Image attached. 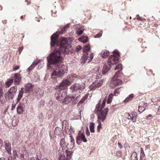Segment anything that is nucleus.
Wrapping results in <instances>:
<instances>
[{
	"label": "nucleus",
	"mask_w": 160,
	"mask_h": 160,
	"mask_svg": "<svg viewBox=\"0 0 160 160\" xmlns=\"http://www.w3.org/2000/svg\"><path fill=\"white\" fill-rule=\"evenodd\" d=\"M113 52L115 53L117 56L112 55L109 57L108 62L104 64L102 68V73L104 74H106L110 69L111 65L115 64L119 61L118 57L120 56L119 52L117 50H115Z\"/></svg>",
	"instance_id": "f257e3e1"
},
{
	"label": "nucleus",
	"mask_w": 160,
	"mask_h": 160,
	"mask_svg": "<svg viewBox=\"0 0 160 160\" xmlns=\"http://www.w3.org/2000/svg\"><path fill=\"white\" fill-rule=\"evenodd\" d=\"M62 53L59 51L55 50L53 52L51 53L47 57L48 63L55 67L58 66L61 62Z\"/></svg>",
	"instance_id": "f03ea898"
},
{
	"label": "nucleus",
	"mask_w": 160,
	"mask_h": 160,
	"mask_svg": "<svg viewBox=\"0 0 160 160\" xmlns=\"http://www.w3.org/2000/svg\"><path fill=\"white\" fill-rule=\"evenodd\" d=\"M55 70H54L51 75L52 78H61L63 76L67 70V66L64 65L57 66Z\"/></svg>",
	"instance_id": "7ed1b4c3"
},
{
	"label": "nucleus",
	"mask_w": 160,
	"mask_h": 160,
	"mask_svg": "<svg viewBox=\"0 0 160 160\" xmlns=\"http://www.w3.org/2000/svg\"><path fill=\"white\" fill-rule=\"evenodd\" d=\"M57 42L53 46L55 45L57 46L59 45L60 47L59 50H57L58 51H59L62 53L68 54L70 50H69V49L67 47L68 42L66 39L62 38L59 41H58L57 39Z\"/></svg>",
	"instance_id": "20e7f679"
},
{
	"label": "nucleus",
	"mask_w": 160,
	"mask_h": 160,
	"mask_svg": "<svg viewBox=\"0 0 160 160\" xmlns=\"http://www.w3.org/2000/svg\"><path fill=\"white\" fill-rule=\"evenodd\" d=\"M68 93L66 90L61 88H57V90L55 93V97L57 100L59 101H63Z\"/></svg>",
	"instance_id": "39448f33"
},
{
	"label": "nucleus",
	"mask_w": 160,
	"mask_h": 160,
	"mask_svg": "<svg viewBox=\"0 0 160 160\" xmlns=\"http://www.w3.org/2000/svg\"><path fill=\"white\" fill-rule=\"evenodd\" d=\"M68 25H66L62 29L61 32L57 31L52 35L51 37V47H53L55 44L57 42V38L58 37L59 34H62L63 32L65 31L66 29L68 28Z\"/></svg>",
	"instance_id": "423d86ee"
},
{
	"label": "nucleus",
	"mask_w": 160,
	"mask_h": 160,
	"mask_svg": "<svg viewBox=\"0 0 160 160\" xmlns=\"http://www.w3.org/2000/svg\"><path fill=\"white\" fill-rule=\"evenodd\" d=\"M82 58V60L81 63L83 64H84L86 62L88 63L91 62L93 58V53L86 52L83 55Z\"/></svg>",
	"instance_id": "0eeeda50"
},
{
	"label": "nucleus",
	"mask_w": 160,
	"mask_h": 160,
	"mask_svg": "<svg viewBox=\"0 0 160 160\" xmlns=\"http://www.w3.org/2000/svg\"><path fill=\"white\" fill-rule=\"evenodd\" d=\"M17 90V87L14 86L11 87L5 94V95H8V99H12L14 96L16 95Z\"/></svg>",
	"instance_id": "6e6552de"
},
{
	"label": "nucleus",
	"mask_w": 160,
	"mask_h": 160,
	"mask_svg": "<svg viewBox=\"0 0 160 160\" xmlns=\"http://www.w3.org/2000/svg\"><path fill=\"white\" fill-rule=\"evenodd\" d=\"M85 86V84L81 85L79 83H75L70 87V89L72 92H74L78 90L82 91L84 89Z\"/></svg>",
	"instance_id": "1a4fd4ad"
},
{
	"label": "nucleus",
	"mask_w": 160,
	"mask_h": 160,
	"mask_svg": "<svg viewBox=\"0 0 160 160\" xmlns=\"http://www.w3.org/2000/svg\"><path fill=\"white\" fill-rule=\"evenodd\" d=\"M71 84L67 79H64L57 86L56 88H61L63 90H66L67 88Z\"/></svg>",
	"instance_id": "9d476101"
},
{
	"label": "nucleus",
	"mask_w": 160,
	"mask_h": 160,
	"mask_svg": "<svg viewBox=\"0 0 160 160\" xmlns=\"http://www.w3.org/2000/svg\"><path fill=\"white\" fill-rule=\"evenodd\" d=\"M81 141L84 142H87V140L86 139L84 133H79L77 136L76 140V142L77 144L80 145L81 143Z\"/></svg>",
	"instance_id": "9b49d317"
},
{
	"label": "nucleus",
	"mask_w": 160,
	"mask_h": 160,
	"mask_svg": "<svg viewBox=\"0 0 160 160\" xmlns=\"http://www.w3.org/2000/svg\"><path fill=\"white\" fill-rule=\"evenodd\" d=\"M119 73V72H118V73H116L115 75L113 77V79L114 80H112V83H113L114 85V87L121 84L122 82L121 80H120L118 78L119 76L118 75Z\"/></svg>",
	"instance_id": "f8f14e48"
},
{
	"label": "nucleus",
	"mask_w": 160,
	"mask_h": 160,
	"mask_svg": "<svg viewBox=\"0 0 160 160\" xmlns=\"http://www.w3.org/2000/svg\"><path fill=\"white\" fill-rule=\"evenodd\" d=\"M98 114V122H99L100 120L103 122L105 120L107 116L106 113H104L103 110L100 111L97 113Z\"/></svg>",
	"instance_id": "ddd939ff"
},
{
	"label": "nucleus",
	"mask_w": 160,
	"mask_h": 160,
	"mask_svg": "<svg viewBox=\"0 0 160 160\" xmlns=\"http://www.w3.org/2000/svg\"><path fill=\"white\" fill-rule=\"evenodd\" d=\"M14 84L16 85L19 84L21 80V77L19 73H16L14 74Z\"/></svg>",
	"instance_id": "4468645a"
},
{
	"label": "nucleus",
	"mask_w": 160,
	"mask_h": 160,
	"mask_svg": "<svg viewBox=\"0 0 160 160\" xmlns=\"http://www.w3.org/2000/svg\"><path fill=\"white\" fill-rule=\"evenodd\" d=\"M4 147L5 150L9 154H11V147L9 141L6 140L4 142Z\"/></svg>",
	"instance_id": "2eb2a0df"
},
{
	"label": "nucleus",
	"mask_w": 160,
	"mask_h": 160,
	"mask_svg": "<svg viewBox=\"0 0 160 160\" xmlns=\"http://www.w3.org/2000/svg\"><path fill=\"white\" fill-rule=\"evenodd\" d=\"M25 109V105L24 104L19 103L17 108V112L18 114H20L24 112Z\"/></svg>",
	"instance_id": "dca6fc26"
},
{
	"label": "nucleus",
	"mask_w": 160,
	"mask_h": 160,
	"mask_svg": "<svg viewBox=\"0 0 160 160\" xmlns=\"http://www.w3.org/2000/svg\"><path fill=\"white\" fill-rule=\"evenodd\" d=\"M74 98V96L66 95L63 100L62 102L63 104H68Z\"/></svg>",
	"instance_id": "f3484780"
},
{
	"label": "nucleus",
	"mask_w": 160,
	"mask_h": 160,
	"mask_svg": "<svg viewBox=\"0 0 160 160\" xmlns=\"http://www.w3.org/2000/svg\"><path fill=\"white\" fill-rule=\"evenodd\" d=\"M88 95H85L83 97L80 101L78 103V107L82 106V105L85 104L86 101L88 98Z\"/></svg>",
	"instance_id": "a211bd4d"
},
{
	"label": "nucleus",
	"mask_w": 160,
	"mask_h": 160,
	"mask_svg": "<svg viewBox=\"0 0 160 160\" xmlns=\"http://www.w3.org/2000/svg\"><path fill=\"white\" fill-rule=\"evenodd\" d=\"M33 86L30 83L28 82L25 85V89L26 92H29L33 88Z\"/></svg>",
	"instance_id": "6ab92c4d"
},
{
	"label": "nucleus",
	"mask_w": 160,
	"mask_h": 160,
	"mask_svg": "<svg viewBox=\"0 0 160 160\" xmlns=\"http://www.w3.org/2000/svg\"><path fill=\"white\" fill-rule=\"evenodd\" d=\"M103 83V81L102 80H96L94 82L92 86V87L95 86V88H98L101 86Z\"/></svg>",
	"instance_id": "aec40b11"
},
{
	"label": "nucleus",
	"mask_w": 160,
	"mask_h": 160,
	"mask_svg": "<svg viewBox=\"0 0 160 160\" xmlns=\"http://www.w3.org/2000/svg\"><path fill=\"white\" fill-rule=\"evenodd\" d=\"M78 40L82 42L85 43L88 41V37L83 35L81 38H78Z\"/></svg>",
	"instance_id": "412c9836"
},
{
	"label": "nucleus",
	"mask_w": 160,
	"mask_h": 160,
	"mask_svg": "<svg viewBox=\"0 0 160 160\" xmlns=\"http://www.w3.org/2000/svg\"><path fill=\"white\" fill-rule=\"evenodd\" d=\"M38 62H33L32 65L30 66L27 69V71L28 72H29L31 71H32L33 69V68H35L37 64L38 63Z\"/></svg>",
	"instance_id": "4be33fe9"
},
{
	"label": "nucleus",
	"mask_w": 160,
	"mask_h": 160,
	"mask_svg": "<svg viewBox=\"0 0 160 160\" xmlns=\"http://www.w3.org/2000/svg\"><path fill=\"white\" fill-rule=\"evenodd\" d=\"M101 55L103 58H106L109 55V52L108 51L105 50L103 52H101Z\"/></svg>",
	"instance_id": "5701e85b"
},
{
	"label": "nucleus",
	"mask_w": 160,
	"mask_h": 160,
	"mask_svg": "<svg viewBox=\"0 0 160 160\" xmlns=\"http://www.w3.org/2000/svg\"><path fill=\"white\" fill-rule=\"evenodd\" d=\"M23 88H21L19 92V94L18 96V97L17 98V100L18 102H19L20 100L21 99L23 94Z\"/></svg>",
	"instance_id": "b1692460"
},
{
	"label": "nucleus",
	"mask_w": 160,
	"mask_h": 160,
	"mask_svg": "<svg viewBox=\"0 0 160 160\" xmlns=\"http://www.w3.org/2000/svg\"><path fill=\"white\" fill-rule=\"evenodd\" d=\"M96 78L99 79L102 77V74L104 75L102 73V72L101 71H99L98 70L96 72Z\"/></svg>",
	"instance_id": "393cba45"
},
{
	"label": "nucleus",
	"mask_w": 160,
	"mask_h": 160,
	"mask_svg": "<svg viewBox=\"0 0 160 160\" xmlns=\"http://www.w3.org/2000/svg\"><path fill=\"white\" fill-rule=\"evenodd\" d=\"M14 79L10 78L6 82V85L7 87H10L11 84L13 82H14Z\"/></svg>",
	"instance_id": "a878e982"
},
{
	"label": "nucleus",
	"mask_w": 160,
	"mask_h": 160,
	"mask_svg": "<svg viewBox=\"0 0 160 160\" xmlns=\"http://www.w3.org/2000/svg\"><path fill=\"white\" fill-rule=\"evenodd\" d=\"M3 92L1 88L0 87V101L1 104L4 103V101L3 100Z\"/></svg>",
	"instance_id": "bb28decb"
},
{
	"label": "nucleus",
	"mask_w": 160,
	"mask_h": 160,
	"mask_svg": "<svg viewBox=\"0 0 160 160\" xmlns=\"http://www.w3.org/2000/svg\"><path fill=\"white\" fill-rule=\"evenodd\" d=\"M73 152L72 151H70L67 150H66V153L68 160H70L71 158Z\"/></svg>",
	"instance_id": "cd10ccee"
},
{
	"label": "nucleus",
	"mask_w": 160,
	"mask_h": 160,
	"mask_svg": "<svg viewBox=\"0 0 160 160\" xmlns=\"http://www.w3.org/2000/svg\"><path fill=\"white\" fill-rule=\"evenodd\" d=\"M44 91L40 89H38L37 91L36 92L37 95L40 97H42L44 94Z\"/></svg>",
	"instance_id": "c85d7f7f"
},
{
	"label": "nucleus",
	"mask_w": 160,
	"mask_h": 160,
	"mask_svg": "<svg viewBox=\"0 0 160 160\" xmlns=\"http://www.w3.org/2000/svg\"><path fill=\"white\" fill-rule=\"evenodd\" d=\"M134 97V95L131 94L129 95L124 101V102H127L131 100Z\"/></svg>",
	"instance_id": "c756f323"
},
{
	"label": "nucleus",
	"mask_w": 160,
	"mask_h": 160,
	"mask_svg": "<svg viewBox=\"0 0 160 160\" xmlns=\"http://www.w3.org/2000/svg\"><path fill=\"white\" fill-rule=\"evenodd\" d=\"M145 159V155L143 150L142 148H141V153L140 156V160H144Z\"/></svg>",
	"instance_id": "7c9ffc66"
},
{
	"label": "nucleus",
	"mask_w": 160,
	"mask_h": 160,
	"mask_svg": "<svg viewBox=\"0 0 160 160\" xmlns=\"http://www.w3.org/2000/svg\"><path fill=\"white\" fill-rule=\"evenodd\" d=\"M131 160H138V158L137 157V154L135 152H133L131 157Z\"/></svg>",
	"instance_id": "2f4dec72"
},
{
	"label": "nucleus",
	"mask_w": 160,
	"mask_h": 160,
	"mask_svg": "<svg viewBox=\"0 0 160 160\" xmlns=\"http://www.w3.org/2000/svg\"><path fill=\"white\" fill-rule=\"evenodd\" d=\"M90 49V48L89 46H88V45L86 46L83 48V52L84 53L86 52L90 53V52H89Z\"/></svg>",
	"instance_id": "473e14b6"
},
{
	"label": "nucleus",
	"mask_w": 160,
	"mask_h": 160,
	"mask_svg": "<svg viewBox=\"0 0 160 160\" xmlns=\"http://www.w3.org/2000/svg\"><path fill=\"white\" fill-rule=\"evenodd\" d=\"M94 123L93 122H90L89 125L90 130L91 132H95L94 130Z\"/></svg>",
	"instance_id": "72a5a7b5"
},
{
	"label": "nucleus",
	"mask_w": 160,
	"mask_h": 160,
	"mask_svg": "<svg viewBox=\"0 0 160 160\" xmlns=\"http://www.w3.org/2000/svg\"><path fill=\"white\" fill-rule=\"evenodd\" d=\"M131 115L132 117V121L134 122H135L137 117V114L135 112H133L132 113Z\"/></svg>",
	"instance_id": "f704fd0d"
},
{
	"label": "nucleus",
	"mask_w": 160,
	"mask_h": 160,
	"mask_svg": "<svg viewBox=\"0 0 160 160\" xmlns=\"http://www.w3.org/2000/svg\"><path fill=\"white\" fill-rule=\"evenodd\" d=\"M101 104H100V101H99V103L98 104H97L96 106V108H95V111L96 112H99L100 111H102V109L101 108Z\"/></svg>",
	"instance_id": "c9c22d12"
},
{
	"label": "nucleus",
	"mask_w": 160,
	"mask_h": 160,
	"mask_svg": "<svg viewBox=\"0 0 160 160\" xmlns=\"http://www.w3.org/2000/svg\"><path fill=\"white\" fill-rule=\"evenodd\" d=\"M113 96V95L112 93L110 94L109 95L107 100V103L108 104H109L112 102Z\"/></svg>",
	"instance_id": "e433bc0d"
},
{
	"label": "nucleus",
	"mask_w": 160,
	"mask_h": 160,
	"mask_svg": "<svg viewBox=\"0 0 160 160\" xmlns=\"http://www.w3.org/2000/svg\"><path fill=\"white\" fill-rule=\"evenodd\" d=\"M72 77V76L71 75H70L68 76L67 78L66 79L70 82V83L72 84V82L74 80V79Z\"/></svg>",
	"instance_id": "4c0bfd02"
},
{
	"label": "nucleus",
	"mask_w": 160,
	"mask_h": 160,
	"mask_svg": "<svg viewBox=\"0 0 160 160\" xmlns=\"http://www.w3.org/2000/svg\"><path fill=\"white\" fill-rule=\"evenodd\" d=\"M19 122L18 119H13L12 122V125L13 126H16Z\"/></svg>",
	"instance_id": "58836bf2"
},
{
	"label": "nucleus",
	"mask_w": 160,
	"mask_h": 160,
	"mask_svg": "<svg viewBox=\"0 0 160 160\" xmlns=\"http://www.w3.org/2000/svg\"><path fill=\"white\" fill-rule=\"evenodd\" d=\"M59 160H68L67 159V158L66 159V157L65 156L62 154H60L58 158Z\"/></svg>",
	"instance_id": "ea45409f"
},
{
	"label": "nucleus",
	"mask_w": 160,
	"mask_h": 160,
	"mask_svg": "<svg viewBox=\"0 0 160 160\" xmlns=\"http://www.w3.org/2000/svg\"><path fill=\"white\" fill-rule=\"evenodd\" d=\"M122 65L121 64H118L116 67L114 68V70H116L118 69H120V71L122 70Z\"/></svg>",
	"instance_id": "a19ab883"
},
{
	"label": "nucleus",
	"mask_w": 160,
	"mask_h": 160,
	"mask_svg": "<svg viewBox=\"0 0 160 160\" xmlns=\"http://www.w3.org/2000/svg\"><path fill=\"white\" fill-rule=\"evenodd\" d=\"M145 110V109L143 106H139L138 108V111L139 112L140 114L143 112Z\"/></svg>",
	"instance_id": "79ce46f5"
},
{
	"label": "nucleus",
	"mask_w": 160,
	"mask_h": 160,
	"mask_svg": "<svg viewBox=\"0 0 160 160\" xmlns=\"http://www.w3.org/2000/svg\"><path fill=\"white\" fill-rule=\"evenodd\" d=\"M107 101V98L105 97L104 100L103 101L102 103V104L101 106V109H102L104 107L105 103L106 102V101Z\"/></svg>",
	"instance_id": "37998d69"
},
{
	"label": "nucleus",
	"mask_w": 160,
	"mask_h": 160,
	"mask_svg": "<svg viewBox=\"0 0 160 160\" xmlns=\"http://www.w3.org/2000/svg\"><path fill=\"white\" fill-rule=\"evenodd\" d=\"M37 160H41V154L40 153H37Z\"/></svg>",
	"instance_id": "c03bdc74"
},
{
	"label": "nucleus",
	"mask_w": 160,
	"mask_h": 160,
	"mask_svg": "<svg viewBox=\"0 0 160 160\" xmlns=\"http://www.w3.org/2000/svg\"><path fill=\"white\" fill-rule=\"evenodd\" d=\"M65 143V140L63 138H62L61 139V141L60 142V145L61 147H63V144Z\"/></svg>",
	"instance_id": "a18cd8bd"
},
{
	"label": "nucleus",
	"mask_w": 160,
	"mask_h": 160,
	"mask_svg": "<svg viewBox=\"0 0 160 160\" xmlns=\"http://www.w3.org/2000/svg\"><path fill=\"white\" fill-rule=\"evenodd\" d=\"M121 87H120V88H117L114 91V94L115 96H117L118 94V92H116V91H118L119 89L121 88Z\"/></svg>",
	"instance_id": "49530a36"
},
{
	"label": "nucleus",
	"mask_w": 160,
	"mask_h": 160,
	"mask_svg": "<svg viewBox=\"0 0 160 160\" xmlns=\"http://www.w3.org/2000/svg\"><path fill=\"white\" fill-rule=\"evenodd\" d=\"M83 32V31L82 30H78L77 31V34L78 35H80Z\"/></svg>",
	"instance_id": "de8ad7c7"
},
{
	"label": "nucleus",
	"mask_w": 160,
	"mask_h": 160,
	"mask_svg": "<svg viewBox=\"0 0 160 160\" xmlns=\"http://www.w3.org/2000/svg\"><path fill=\"white\" fill-rule=\"evenodd\" d=\"M22 101L24 103H28V98L27 97H25L22 99Z\"/></svg>",
	"instance_id": "09e8293b"
},
{
	"label": "nucleus",
	"mask_w": 160,
	"mask_h": 160,
	"mask_svg": "<svg viewBox=\"0 0 160 160\" xmlns=\"http://www.w3.org/2000/svg\"><path fill=\"white\" fill-rule=\"evenodd\" d=\"M82 48V47L81 46L78 45L76 47L75 50L76 51L78 52Z\"/></svg>",
	"instance_id": "8fccbe9b"
},
{
	"label": "nucleus",
	"mask_w": 160,
	"mask_h": 160,
	"mask_svg": "<svg viewBox=\"0 0 160 160\" xmlns=\"http://www.w3.org/2000/svg\"><path fill=\"white\" fill-rule=\"evenodd\" d=\"M16 104L12 103V105L11 110L12 111L13 110L15 109Z\"/></svg>",
	"instance_id": "3c124183"
},
{
	"label": "nucleus",
	"mask_w": 160,
	"mask_h": 160,
	"mask_svg": "<svg viewBox=\"0 0 160 160\" xmlns=\"http://www.w3.org/2000/svg\"><path fill=\"white\" fill-rule=\"evenodd\" d=\"M12 157L9 156V157H6L5 158H4V160H12Z\"/></svg>",
	"instance_id": "603ef678"
},
{
	"label": "nucleus",
	"mask_w": 160,
	"mask_h": 160,
	"mask_svg": "<svg viewBox=\"0 0 160 160\" xmlns=\"http://www.w3.org/2000/svg\"><path fill=\"white\" fill-rule=\"evenodd\" d=\"M86 133L87 136H90V132L89 131V130H88V128H87L86 129Z\"/></svg>",
	"instance_id": "864d4df0"
},
{
	"label": "nucleus",
	"mask_w": 160,
	"mask_h": 160,
	"mask_svg": "<svg viewBox=\"0 0 160 160\" xmlns=\"http://www.w3.org/2000/svg\"><path fill=\"white\" fill-rule=\"evenodd\" d=\"M158 99L157 98H152L151 100L153 102H156L158 101Z\"/></svg>",
	"instance_id": "5fc2aeb1"
},
{
	"label": "nucleus",
	"mask_w": 160,
	"mask_h": 160,
	"mask_svg": "<svg viewBox=\"0 0 160 160\" xmlns=\"http://www.w3.org/2000/svg\"><path fill=\"white\" fill-rule=\"evenodd\" d=\"M99 123V124L98 126L97 127V128L98 130H99L100 128H101L102 127V124L100 122V121H99V122H98Z\"/></svg>",
	"instance_id": "6e6d98bb"
},
{
	"label": "nucleus",
	"mask_w": 160,
	"mask_h": 160,
	"mask_svg": "<svg viewBox=\"0 0 160 160\" xmlns=\"http://www.w3.org/2000/svg\"><path fill=\"white\" fill-rule=\"evenodd\" d=\"M77 101L75 100V99H73V100L72 101V105H74L76 104L77 102Z\"/></svg>",
	"instance_id": "4d7b16f0"
},
{
	"label": "nucleus",
	"mask_w": 160,
	"mask_h": 160,
	"mask_svg": "<svg viewBox=\"0 0 160 160\" xmlns=\"http://www.w3.org/2000/svg\"><path fill=\"white\" fill-rule=\"evenodd\" d=\"M70 142L71 143H74V140L72 137L71 135H70Z\"/></svg>",
	"instance_id": "13d9d810"
},
{
	"label": "nucleus",
	"mask_w": 160,
	"mask_h": 160,
	"mask_svg": "<svg viewBox=\"0 0 160 160\" xmlns=\"http://www.w3.org/2000/svg\"><path fill=\"white\" fill-rule=\"evenodd\" d=\"M19 68V67L18 66H16L15 67H13V70L14 71H16L17 70H18Z\"/></svg>",
	"instance_id": "bf43d9fd"
},
{
	"label": "nucleus",
	"mask_w": 160,
	"mask_h": 160,
	"mask_svg": "<svg viewBox=\"0 0 160 160\" xmlns=\"http://www.w3.org/2000/svg\"><path fill=\"white\" fill-rule=\"evenodd\" d=\"M102 36V34L99 33L98 34H97L95 35V38H99L100 37Z\"/></svg>",
	"instance_id": "052dcab7"
},
{
	"label": "nucleus",
	"mask_w": 160,
	"mask_h": 160,
	"mask_svg": "<svg viewBox=\"0 0 160 160\" xmlns=\"http://www.w3.org/2000/svg\"><path fill=\"white\" fill-rule=\"evenodd\" d=\"M128 119L130 120H132V115L130 114L129 113L128 114Z\"/></svg>",
	"instance_id": "680f3d73"
},
{
	"label": "nucleus",
	"mask_w": 160,
	"mask_h": 160,
	"mask_svg": "<svg viewBox=\"0 0 160 160\" xmlns=\"http://www.w3.org/2000/svg\"><path fill=\"white\" fill-rule=\"evenodd\" d=\"M152 117V115L151 114H149L148 116L146 117L147 119L150 120Z\"/></svg>",
	"instance_id": "e2e57ef3"
},
{
	"label": "nucleus",
	"mask_w": 160,
	"mask_h": 160,
	"mask_svg": "<svg viewBox=\"0 0 160 160\" xmlns=\"http://www.w3.org/2000/svg\"><path fill=\"white\" fill-rule=\"evenodd\" d=\"M150 145H148L146 146L145 147V150H149L150 149Z\"/></svg>",
	"instance_id": "0e129e2a"
},
{
	"label": "nucleus",
	"mask_w": 160,
	"mask_h": 160,
	"mask_svg": "<svg viewBox=\"0 0 160 160\" xmlns=\"http://www.w3.org/2000/svg\"><path fill=\"white\" fill-rule=\"evenodd\" d=\"M108 110H109V109H108V108H106L105 109V110L104 111V113H106L107 115Z\"/></svg>",
	"instance_id": "69168bd1"
},
{
	"label": "nucleus",
	"mask_w": 160,
	"mask_h": 160,
	"mask_svg": "<svg viewBox=\"0 0 160 160\" xmlns=\"http://www.w3.org/2000/svg\"><path fill=\"white\" fill-rule=\"evenodd\" d=\"M137 17H138L137 19L138 20H140L141 21H143V20H145V19H144V18H141L139 16H137Z\"/></svg>",
	"instance_id": "338daca9"
},
{
	"label": "nucleus",
	"mask_w": 160,
	"mask_h": 160,
	"mask_svg": "<svg viewBox=\"0 0 160 160\" xmlns=\"http://www.w3.org/2000/svg\"><path fill=\"white\" fill-rule=\"evenodd\" d=\"M75 100L78 101L80 99V96H78L77 97L75 98V97L74 96V98Z\"/></svg>",
	"instance_id": "774afa93"
}]
</instances>
